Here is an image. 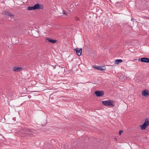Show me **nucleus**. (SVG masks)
<instances>
[{"label":"nucleus","mask_w":149,"mask_h":149,"mask_svg":"<svg viewBox=\"0 0 149 149\" xmlns=\"http://www.w3.org/2000/svg\"><path fill=\"white\" fill-rule=\"evenodd\" d=\"M35 131L30 129L25 128L22 130L21 132L22 136H28L32 137L34 136L33 133H35Z\"/></svg>","instance_id":"f257e3e1"},{"label":"nucleus","mask_w":149,"mask_h":149,"mask_svg":"<svg viewBox=\"0 0 149 149\" xmlns=\"http://www.w3.org/2000/svg\"><path fill=\"white\" fill-rule=\"evenodd\" d=\"M43 8V7L42 5L37 3L33 6H28L27 8V10H32L36 9H42Z\"/></svg>","instance_id":"f03ea898"},{"label":"nucleus","mask_w":149,"mask_h":149,"mask_svg":"<svg viewBox=\"0 0 149 149\" xmlns=\"http://www.w3.org/2000/svg\"><path fill=\"white\" fill-rule=\"evenodd\" d=\"M102 102V104L105 106L113 107L115 105L113 101L111 100L103 101Z\"/></svg>","instance_id":"7ed1b4c3"},{"label":"nucleus","mask_w":149,"mask_h":149,"mask_svg":"<svg viewBox=\"0 0 149 149\" xmlns=\"http://www.w3.org/2000/svg\"><path fill=\"white\" fill-rule=\"evenodd\" d=\"M149 125V118H146L145 120L144 123L140 125L141 129L142 130H145L147 126Z\"/></svg>","instance_id":"20e7f679"},{"label":"nucleus","mask_w":149,"mask_h":149,"mask_svg":"<svg viewBox=\"0 0 149 149\" xmlns=\"http://www.w3.org/2000/svg\"><path fill=\"white\" fill-rule=\"evenodd\" d=\"M95 93L97 97H102L104 94V91H96L95 92Z\"/></svg>","instance_id":"39448f33"},{"label":"nucleus","mask_w":149,"mask_h":149,"mask_svg":"<svg viewBox=\"0 0 149 149\" xmlns=\"http://www.w3.org/2000/svg\"><path fill=\"white\" fill-rule=\"evenodd\" d=\"M76 52L77 55L78 56H80L82 52V49L76 48L74 49Z\"/></svg>","instance_id":"423d86ee"},{"label":"nucleus","mask_w":149,"mask_h":149,"mask_svg":"<svg viewBox=\"0 0 149 149\" xmlns=\"http://www.w3.org/2000/svg\"><path fill=\"white\" fill-rule=\"evenodd\" d=\"M3 14L4 15H8L10 17H14V16L8 10H6L3 12Z\"/></svg>","instance_id":"0eeeda50"},{"label":"nucleus","mask_w":149,"mask_h":149,"mask_svg":"<svg viewBox=\"0 0 149 149\" xmlns=\"http://www.w3.org/2000/svg\"><path fill=\"white\" fill-rule=\"evenodd\" d=\"M142 94L143 95L146 97L149 95V91L147 90H145L142 91Z\"/></svg>","instance_id":"6e6552de"},{"label":"nucleus","mask_w":149,"mask_h":149,"mask_svg":"<svg viewBox=\"0 0 149 149\" xmlns=\"http://www.w3.org/2000/svg\"><path fill=\"white\" fill-rule=\"evenodd\" d=\"M22 68L21 67H14L13 68V71L15 72H17L21 70Z\"/></svg>","instance_id":"1a4fd4ad"},{"label":"nucleus","mask_w":149,"mask_h":149,"mask_svg":"<svg viewBox=\"0 0 149 149\" xmlns=\"http://www.w3.org/2000/svg\"><path fill=\"white\" fill-rule=\"evenodd\" d=\"M141 61L145 63H149V58H147L143 57L141 58Z\"/></svg>","instance_id":"9d476101"},{"label":"nucleus","mask_w":149,"mask_h":149,"mask_svg":"<svg viewBox=\"0 0 149 149\" xmlns=\"http://www.w3.org/2000/svg\"><path fill=\"white\" fill-rule=\"evenodd\" d=\"M95 68L98 70H100L101 71L104 70L106 69L105 66H104L95 67Z\"/></svg>","instance_id":"9b49d317"},{"label":"nucleus","mask_w":149,"mask_h":149,"mask_svg":"<svg viewBox=\"0 0 149 149\" xmlns=\"http://www.w3.org/2000/svg\"><path fill=\"white\" fill-rule=\"evenodd\" d=\"M46 40H48L49 42L53 43H55L57 41L56 40H54L52 39H50L49 38H47Z\"/></svg>","instance_id":"f8f14e48"},{"label":"nucleus","mask_w":149,"mask_h":149,"mask_svg":"<svg viewBox=\"0 0 149 149\" xmlns=\"http://www.w3.org/2000/svg\"><path fill=\"white\" fill-rule=\"evenodd\" d=\"M56 98V95H54V94L51 95L49 97V99L51 100H53Z\"/></svg>","instance_id":"ddd939ff"},{"label":"nucleus","mask_w":149,"mask_h":149,"mask_svg":"<svg viewBox=\"0 0 149 149\" xmlns=\"http://www.w3.org/2000/svg\"><path fill=\"white\" fill-rule=\"evenodd\" d=\"M123 61L121 59H117L115 61V63L117 64H118L120 63H122Z\"/></svg>","instance_id":"4468645a"},{"label":"nucleus","mask_w":149,"mask_h":149,"mask_svg":"<svg viewBox=\"0 0 149 149\" xmlns=\"http://www.w3.org/2000/svg\"><path fill=\"white\" fill-rule=\"evenodd\" d=\"M146 4L147 5L148 7H149V0L147 1V2H146Z\"/></svg>","instance_id":"2eb2a0df"},{"label":"nucleus","mask_w":149,"mask_h":149,"mask_svg":"<svg viewBox=\"0 0 149 149\" xmlns=\"http://www.w3.org/2000/svg\"><path fill=\"white\" fill-rule=\"evenodd\" d=\"M123 132V130H120L119 131V134H120V135H121V133Z\"/></svg>","instance_id":"dca6fc26"},{"label":"nucleus","mask_w":149,"mask_h":149,"mask_svg":"<svg viewBox=\"0 0 149 149\" xmlns=\"http://www.w3.org/2000/svg\"><path fill=\"white\" fill-rule=\"evenodd\" d=\"M75 19L76 20H79V18L77 17H75Z\"/></svg>","instance_id":"f3484780"},{"label":"nucleus","mask_w":149,"mask_h":149,"mask_svg":"<svg viewBox=\"0 0 149 149\" xmlns=\"http://www.w3.org/2000/svg\"><path fill=\"white\" fill-rule=\"evenodd\" d=\"M63 13L65 15H67V13L66 12L63 10Z\"/></svg>","instance_id":"a211bd4d"},{"label":"nucleus","mask_w":149,"mask_h":149,"mask_svg":"<svg viewBox=\"0 0 149 149\" xmlns=\"http://www.w3.org/2000/svg\"><path fill=\"white\" fill-rule=\"evenodd\" d=\"M138 61H141V58H139Z\"/></svg>","instance_id":"6ab92c4d"},{"label":"nucleus","mask_w":149,"mask_h":149,"mask_svg":"<svg viewBox=\"0 0 149 149\" xmlns=\"http://www.w3.org/2000/svg\"><path fill=\"white\" fill-rule=\"evenodd\" d=\"M29 98H30V97H31V96H29Z\"/></svg>","instance_id":"aec40b11"},{"label":"nucleus","mask_w":149,"mask_h":149,"mask_svg":"<svg viewBox=\"0 0 149 149\" xmlns=\"http://www.w3.org/2000/svg\"><path fill=\"white\" fill-rule=\"evenodd\" d=\"M8 96H11V95H8Z\"/></svg>","instance_id":"412c9836"},{"label":"nucleus","mask_w":149,"mask_h":149,"mask_svg":"<svg viewBox=\"0 0 149 149\" xmlns=\"http://www.w3.org/2000/svg\"><path fill=\"white\" fill-rule=\"evenodd\" d=\"M55 66L54 67V69H55Z\"/></svg>","instance_id":"4be33fe9"},{"label":"nucleus","mask_w":149,"mask_h":149,"mask_svg":"<svg viewBox=\"0 0 149 149\" xmlns=\"http://www.w3.org/2000/svg\"><path fill=\"white\" fill-rule=\"evenodd\" d=\"M134 60H137V59H135Z\"/></svg>","instance_id":"5701e85b"},{"label":"nucleus","mask_w":149,"mask_h":149,"mask_svg":"<svg viewBox=\"0 0 149 149\" xmlns=\"http://www.w3.org/2000/svg\"><path fill=\"white\" fill-rule=\"evenodd\" d=\"M13 119L15 120V119H14V118H13Z\"/></svg>","instance_id":"b1692460"},{"label":"nucleus","mask_w":149,"mask_h":149,"mask_svg":"<svg viewBox=\"0 0 149 149\" xmlns=\"http://www.w3.org/2000/svg\"><path fill=\"white\" fill-rule=\"evenodd\" d=\"M13 119L15 120V119H14V118H13Z\"/></svg>","instance_id":"393cba45"}]
</instances>
